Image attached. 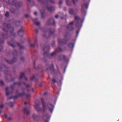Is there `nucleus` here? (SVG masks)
Returning a JSON list of instances; mask_svg holds the SVG:
<instances>
[{
	"mask_svg": "<svg viewBox=\"0 0 122 122\" xmlns=\"http://www.w3.org/2000/svg\"><path fill=\"white\" fill-rule=\"evenodd\" d=\"M52 81L54 83H55L56 82V81L54 79H52Z\"/></svg>",
	"mask_w": 122,
	"mask_h": 122,
	"instance_id": "nucleus-44",
	"label": "nucleus"
},
{
	"mask_svg": "<svg viewBox=\"0 0 122 122\" xmlns=\"http://www.w3.org/2000/svg\"><path fill=\"white\" fill-rule=\"evenodd\" d=\"M47 71H55V69L53 66V64H51L50 66L49 67L47 68Z\"/></svg>",
	"mask_w": 122,
	"mask_h": 122,
	"instance_id": "nucleus-16",
	"label": "nucleus"
},
{
	"mask_svg": "<svg viewBox=\"0 0 122 122\" xmlns=\"http://www.w3.org/2000/svg\"><path fill=\"white\" fill-rule=\"evenodd\" d=\"M25 77L24 73L23 72H22L20 73V78H22L23 77Z\"/></svg>",
	"mask_w": 122,
	"mask_h": 122,
	"instance_id": "nucleus-33",
	"label": "nucleus"
},
{
	"mask_svg": "<svg viewBox=\"0 0 122 122\" xmlns=\"http://www.w3.org/2000/svg\"><path fill=\"white\" fill-rule=\"evenodd\" d=\"M15 82H14L13 84L11 86V88L12 90L15 88Z\"/></svg>",
	"mask_w": 122,
	"mask_h": 122,
	"instance_id": "nucleus-32",
	"label": "nucleus"
},
{
	"mask_svg": "<svg viewBox=\"0 0 122 122\" xmlns=\"http://www.w3.org/2000/svg\"><path fill=\"white\" fill-rule=\"evenodd\" d=\"M9 12H7L5 14V16L7 17H8L9 16Z\"/></svg>",
	"mask_w": 122,
	"mask_h": 122,
	"instance_id": "nucleus-43",
	"label": "nucleus"
},
{
	"mask_svg": "<svg viewBox=\"0 0 122 122\" xmlns=\"http://www.w3.org/2000/svg\"><path fill=\"white\" fill-rule=\"evenodd\" d=\"M8 104L10 107H12L14 106V104L13 102H9L8 103Z\"/></svg>",
	"mask_w": 122,
	"mask_h": 122,
	"instance_id": "nucleus-34",
	"label": "nucleus"
},
{
	"mask_svg": "<svg viewBox=\"0 0 122 122\" xmlns=\"http://www.w3.org/2000/svg\"><path fill=\"white\" fill-rule=\"evenodd\" d=\"M69 12L70 14L71 15H74V10L73 9H69Z\"/></svg>",
	"mask_w": 122,
	"mask_h": 122,
	"instance_id": "nucleus-27",
	"label": "nucleus"
},
{
	"mask_svg": "<svg viewBox=\"0 0 122 122\" xmlns=\"http://www.w3.org/2000/svg\"><path fill=\"white\" fill-rule=\"evenodd\" d=\"M74 4L75 5L76 3L78 1V0H72Z\"/></svg>",
	"mask_w": 122,
	"mask_h": 122,
	"instance_id": "nucleus-40",
	"label": "nucleus"
},
{
	"mask_svg": "<svg viewBox=\"0 0 122 122\" xmlns=\"http://www.w3.org/2000/svg\"><path fill=\"white\" fill-rule=\"evenodd\" d=\"M46 8L50 12L54 10V8L51 6H50L49 7H46Z\"/></svg>",
	"mask_w": 122,
	"mask_h": 122,
	"instance_id": "nucleus-23",
	"label": "nucleus"
},
{
	"mask_svg": "<svg viewBox=\"0 0 122 122\" xmlns=\"http://www.w3.org/2000/svg\"><path fill=\"white\" fill-rule=\"evenodd\" d=\"M55 18L56 19H57L59 17V15H56L55 16Z\"/></svg>",
	"mask_w": 122,
	"mask_h": 122,
	"instance_id": "nucleus-52",
	"label": "nucleus"
},
{
	"mask_svg": "<svg viewBox=\"0 0 122 122\" xmlns=\"http://www.w3.org/2000/svg\"><path fill=\"white\" fill-rule=\"evenodd\" d=\"M68 35V33H66V34L65 35H64V37L65 38H66L67 36Z\"/></svg>",
	"mask_w": 122,
	"mask_h": 122,
	"instance_id": "nucleus-48",
	"label": "nucleus"
},
{
	"mask_svg": "<svg viewBox=\"0 0 122 122\" xmlns=\"http://www.w3.org/2000/svg\"><path fill=\"white\" fill-rule=\"evenodd\" d=\"M0 83L1 86L3 85L4 84V82L2 81L1 80H0Z\"/></svg>",
	"mask_w": 122,
	"mask_h": 122,
	"instance_id": "nucleus-39",
	"label": "nucleus"
},
{
	"mask_svg": "<svg viewBox=\"0 0 122 122\" xmlns=\"http://www.w3.org/2000/svg\"><path fill=\"white\" fill-rule=\"evenodd\" d=\"M18 35L21 37L24 34V31L23 30V27L22 26L18 32Z\"/></svg>",
	"mask_w": 122,
	"mask_h": 122,
	"instance_id": "nucleus-8",
	"label": "nucleus"
},
{
	"mask_svg": "<svg viewBox=\"0 0 122 122\" xmlns=\"http://www.w3.org/2000/svg\"><path fill=\"white\" fill-rule=\"evenodd\" d=\"M88 4L87 3H85L81 5V11L85 13H86L85 9H87L88 8Z\"/></svg>",
	"mask_w": 122,
	"mask_h": 122,
	"instance_id": "nucleus-4",
	"label": "nucleus"
},
{
	"mask_svg": "<svg viewBox=\"0 0 122 122\" xmlns=\"http://www.w3.org/2000/svg\"><path fill=\"white\" fill-rule=\"evenodd\" d=\"M74 22L75 21H73L69 23L68 25L66 26V28L70 31L73 30L74 28L73 26V25Z\"/></svg>",
	"mask_w": 122,
	"mask_h": 122,
	"instance_id": "nucleus-3",
	"label": "nucleus"
},
{
	"mask_svg": "<svg viewBox=\"0 0 122 122\" xmlns=\"http://www.w3.org/2000/svg\"><path fill=\"white\" fill-rule=\"evenodd\" d=\"M49 33L50 35H52L55 32V30L54 29H49Z\"/></svg>",
	"mask_w": 122,
	"mask_h": 122,
	"instance_id": "nucleus-20",
	"label": "nucleus"
},
{
	"mask_svg": "<svg viewBox=\"0 0 122 122\" xmlns=\"http://www.w3.org/2000/svg\"><path fill=\"white\" fill-rule=\"evenodd\" d=\"M35 61H34V68H35V69H36V67H35Z\"/></svg>",
	"mask_w": 122,
	"mask_h": 122,
	"instance_id": "nucleus-55",
	"label": "nucleus"
},
{
	"mask_svg": "<svg viewBox=\"0 0 122 122\" xmlns=\"http://www.w3.org/2000/svg\"><path fill=\"white\" fill-rule=\"evenodd\" d=\"M58 45L59 46H61L63 45L66 44L67 40L65 39L61 40L60 39H58Z\"/></svg>",
	"mask_w": 122,
	"mask_h": 122,
	"instance_id": "nucleus-5",
	"label": "nucleus"
},
{
	"mask_svg": "<svg viewBox=\"0 0 122 122\" xmlns=\"http://www.w3.org/2000/svg\"><path fill=\"white\" fill-rule=\"evenodd\" d=\"M40 104H36L35 107L37 111L38 112H39L41 111V109L40 107Z\"/></svg>",
	"mask_w": 122,
	"mask_h": 122,
	"instance_id": "nucleus-18",
	"label": "nucleus"
},
{
	"mask_svg": "<svg viewBox=\"0 0 122 122\" xmlns=\"http://www.w3.org/2000/svg\"><path fill=\"white\" fill-rule=\"evenodd\" d=\"M47 92H45L44 93V95H46L47 94Z\"/></svg>",
	"mask_w": 122,
	"mask_h": 122,
	"instance_id": "nucleus-63",
	"label": "nucleus"
},
{
	"mask_svg": "<svg viewBox=\"0 0 122 122\" xmlns=\"http://www.w3.org/2000/svg\"><path fill=\"white\" fill-rule=\"evenodd\" d=\"M8 119L9 120H11L12 119V118L11 117H10L8 118Z\"/></svg>",
	"mask_w": 122,
	"mask_h": 122,
	"instance_id": "nucleus-61",
	"label": "nucleus"
},
{
	"mask_svg": "<svg viewBox=\"0 0 122 122\" xmlns=\"http://www.w3.org/2000/svg\"><path fill=\"white\" fill-rule=\"evenodd\" d=\"M30 87V85L29 84H27L26 86V87L27 88H28V87Z\"/></svg>",
	"mask_w": 122,
	"mask_h": 122,
	"instance_id": "nucleus-57",
	"label": "nucleus"
},
{
	"mask_svg": "<svg viewBox=\"0 0 122 122\" xmlns=\"http://www.w3.org/2000/svg\"><path fill=\"white\" fill-rule=\"evenodd\" d=\"M26 96V97L27 98H29L30 97V94H26L25 92L20 93H19L18 96L19 97H22L24 96Z\"/></svg>",
	"mask_w": 122,
	"mask_h": 122,
	"instance_id": "nucleus-10",
	"label": "nucleus"
},
{
	"mask_svg": "<svg viewBox=\"0 0 122 122\" xmlns=\"http://www.w3.org/2000/svg\"><path fill=\"white\" fill-rule=\"evenodd\" d=\"M63 51V50L60 46H59L56 49L55 51L51 54V56H53L55 55L56 52H59Z\"/></svg>",
	"mask_w": 122,
	"mask_h": 122,
	"instance_id": "nucleus-6",
	"label": "nucleus"
},
{
	"mask_svg": "<svg viewBox=\"0 0 122 122\" xmlns=\"http://www.w3.org/2000/svg\"><path fill=\"white\" fill-rule=\"evenodd\" d=\"M35 78V76H33L30 78V79L31 80H33Z\"/></svg>",
	"mask_w": 122,
	"mask_h": 122,
	"instance_id": "nucleus-46",
	"label": "nucleus"
},
{
	"mask_svg": "<svg viewBox=\"0 0 122 122\" xmlns=\"http://www.w3.org/2000/svg\"><path fill=\"white\" fill-rule=\"evenodd\" d=\"M41 100L43 108V115L42 116L43 118L46 119V120H45V122H48V120L50 118L49 115L48 114L46 113V115H44V113L46 109L47 108V107L51 113H52L54 107L53 105L50 103H48L47 106H46V102L44 101L43 98H41Z\"/></svg>",
	"mask_w": 122,
	"mask_h": 122,
	"instance_id": "nucleus-1",
	"label": "nucleus"
},
{
	"mask_svg": "<svg viewBox=\"0 0 122 122\" xmlns=\"http://www.w3.org/2000/svg\"><path fill=\"white\" fill-rule=\"evenodd\" d=\"M5 90L6 92V95L7 96H8L10 94V92H9L8 88V87L6 88Z\"/></svg>",
	"mask_w": 122,
	"mask_h": 122,
	"instance_id": "nucleus-28",
	"label": "nucleus"
},
{
	"mask_svg": "<svg viewBox=\"0 0 122 122\" xmlns=\"http://www.w3.org/2000/svg\"><path fill=\"white\" fill-rule=\"evenodd\" d=\"M2 36L4 39H7L8 37V36L7 34H3Z\"/></svg>",
	"mask_w": 122,
	"mask_h": 122,
	"instance_id": "nucleus-30",
	"label": "nucleus"
},
{
	"mask_svg": "<svg viewBox=\"0 0 122 122\" xmlns=\"http://www.w3.org/2000/svg\"><path fill=\"white\" fill-rule=\"evenodd\" d=\"M55 23V20L52 18H51L48 20L47 21L46 24L48 25H54Z\"/></svg>",
	"mask_w": 122,
	"mask_h": 122,
	"instance_id": "nucleus-7",
	"label": "nucleus"
},
{
	"mask_svg": "<svg viewBox=\"0 0 122 122\" xmlns=\"http://www.w3.org/2000/svg\"><path fill=\"white\" fill-rule=\"evenodd\" d=\"M7 3L10 5H15V0H9L7 2Z\"/></svg>",
	"mask_w": 122,
	"mask_h": 122,
	"instance_id": "nucleus-15",
	"label": "nucleus"
},
{
	"mask_svg": "<svg viewBox=\"0 0 122 122\" xmlns=\"http://www.w3.org/2000/svg\"><path fill=\"white\" fill-rule=\"evenodd\" d=\"M55 41H53L52 42V45L53 47H55Z\"/></svg>",
	"mask_w": 122,
	"mask_h": 122,
	"instance_id": "nucleus-36",
	"label": "nucleus"
},
{
	"mask_svg": "<svg viewBox=\"0 0 122 122\" xmlns=\"http://www.w3.org/2000/svg\"><path fill=\"white\" fill-rule=\"evenodd\" d=\"M22 4L21 2L16 1V9L21 7L22 5Z\"/></svg>",
	"mask_w": 122,
	"mask_h": 122,
	"instance_id": "nucleus-14",
	"label": "nucleus"
},
{
	"mask_svg": "<svg viewBox=\"0 0 122 122\" xmlns=\"http://www.w3.org/2000/svg\"><path fill=\"white\" fill-rule=\"evenodd\" d=\"M75 19L76 20V27H79V23L78 21L80 20L81 19L79 16H76L75 17Z\"/></svg>",
	"mask_w": 122,
	"mask_h": 122,
	"instance_id": "nucleus-9",
	"label": "nucleus"
},
{
	"mask_svg": "<svg viewBox=\"0 0 122 122\" xmlns=\"http://www.w3.org/2000/svg\"><path fill=\"white\" fill-rule=\"evenodd\" d=\"M8 44L13 48H14L15 46V41L14 39H12L10 42L8 41Z\"/></svg>",
	"mask_w": 122,
	"mask_h": 122,
	"instance_id": "nucleus-11",
	"label": "nucleus"
},
{
	"mask_svg": "<svg viewBox=\"0 0 122 122\" xmlns=\"http://www.w3.org/2000/svg\"><path fill=\"white\" fill-rule=\"evenodd\" d=\"M37 45V41L36 39H35V42L33 44H30V46L31 47H33Z\"/></svg>",
	"mask_w": 122,
	"mask_h": 122,
	"instance_id": "nucleus-25",
	"label": "nucleus"
},
{
	"mask_svg": "<svg viewBox=\"0 0 122 122\" xmlns=\"http://www.w3.org/2000/svg\"><path fill=\"white\" fill-rule=\"evenodd\" d=\"M15 61V58L14 57L13 59L10 61H9L8 60H5V61L8 63L11 64L13 63V62Z\"/></svg>",
	"mask_w": 122,
	"mask_h": 122,
	"instance_id": "nucleus-19",
	"label": "nucleus"
},
{
	"mask_svg": "<svg viewBox=\"0 0 122 122\" xmlns=\"http://www.w3.org/2000/svg\"><path fill=\"white\" fill-rule=\"evenodd\" d=\"M25 16L26 18H27L29 16V15L28 14H26L25 15Z\"/></svg>",
	"mask_w": 122,
	"mask_h": 122,
	"instance_id": "nucleus-50",
	"label": "nucleus"
},
{
	"mask_svg": "<svg viewBox=\"0 0 122 122\" xmlns=\"http://www.w3.org/2000/svg\"><path fill=\"white\" fill-rule=\"evenodd\" d=\"M36 33L37 34L38 32V29H36Z\"/></svg>",
	"mask_w": 122,
	"mask_h": 122,
	"instance_id": "nucleus-58",
	"label": "nucleus"
},
{
	"mask_svg": "<svg viewBox=\"0 0 122 122\" xmlns=\"http://www.w3.org/2000/svg\"><path fill=\"white\" fill-rule=\"evenodd\" d=\"M2 67L1 66H0V71H1L2 70Z\"/></svg>",
	"mask_w": 122,
	"mask_h": 122,
	"instance_id": "nucleus-64",
	"label": "nucleus"
},
{
	"mask_svg": "<svg viewBox=\"0 0 122 122\" xmlns=\"http://www.w3.org/2000/svg\"><path fill=\"white\" fill-rule=\"evenodd\" d=\"M50 2L52 3H54V1L53 0H49Z\"/></svg>",
	"mask_w": 122,
	"mask_h": 122,
	"instance_id": "nucleus-47",
	"label": "nucleus"
},
{
	"mask_svg": "<svg viewBox=\"0 0 122 122\" xmlns=\"http://www.w3.org/2000/svg\"><path fill=\"white\" fill-rule=\"evenodd\" d=\"M16 44L17 46L19 47V51H22V50L23 49L25 48V47L24 46H23L20 43H16ZM22 52H20V53H21Z\"/></svg>",
	"mask_w": 122,
	"mask_h": 122,
	"instance_id": "nucleus-12",
	"label": "nucleus"
},
{
	"mask_svg": "<svg viewBox=\"0 0 122 122\" xmlns=\"http://www.w3.org/2000/svg\"><path fill=\"white\" fill-rule=\"evenodd\" d=\"M38 1L40 2H42V1L41 0H38Z\"/></svg>",
	"mask_w": 122,
	"mask_h": 122,
	"instance_id": "nucleus-59",
	"label": "nucleus"
},
{
	"mask_svg": "<svg viewBox=\"0 0 122 122\" xmlns=\"http://www.w3.org/2000/svg\"><path fill=\"white\" fill-rule=\"evenodd\" d=\"M18 23H19L20 24L21 23V22L19 21H16V26H18V25H17Z\"/></svg>",
	"mask_w": 122,
	"mask_h": 122,
	"instance_id": "nucleus-38",
	"label": "nucleus"
},
{
	"mask_svg": "<svg viewBox=\"0 0 122 122\" xmlns=\"http://www.w3.org/2000/svg\"><path fill=\"white\" fill-rule=\"evenodd\" d=\"M22 83V82H16V83H15V84H16V85L17 84H18V85H20Z\"/></svg>",
	"mask_w": 122,
	"mask_h": 122,
	"instance_id": "nucleus-45",
	"label": "nucleus"
},
{
	"mask_svg": "<svg viewBox=\"0 0 122 122\" xmlns=\"http://www.w3.org/2000/svg\"><path fill=\"white\" fill-rule=\"evenodd\" d=\"M4 116L5 118H7L8 117L7 115L6 114H5Z\"/></svg>",
	"mask_w": 122,
	"mask_h": 122,
	"instance_id": "nucleus-53",
	"label": "nucleus"
},
{
	"mask_svg": "<svg viewBox=\"0 0 122 122\" xmlns=\"http://www.w3.org/2000/svg\"><path fill=\"white\" fill-rule=\"evenodd\" d=\"M34 15H36L37 14V12H35L34 13Z\"/></svg>",
	"mask_w": 122,
	"mask_h": 122,
	"instance_id": "nucleus-56",
	"label": "nucleus"
},
{
	"mask_svg": "<svg viewBox=\"0 0 122 122\" xmlns=\"http://www.w3.org/2000/svg\"><path fill=\"white\" fill-rule=\"evenodd\" d=\"M24 58L23 57H21L20 58V59L21 60L23 61L24 60Z\"/></svg>",
	"mask_w": 122,
	"mask_h": 122,
	"instance_id": "nucleus-49",
	"label": "nucleus"
},
{
	"mask_svg": "<svg viewBox=\"0 0 122 122\" xmlns=\"http://www.w3.org/2000/svg\"><path fill=\"white\" fill-rule=\"evenodd\" d=\"M37 19L36 18L32 19V20L34 23L37 26H39L40 23L39 22H37Z\"/></svg>",
	"mask_w": 122,
	"mask_h": 122,
	"instance_id": "nucleus-21",
	"label": "nucleus"
},
{
	"mask_svg": "<svg viewBox=\"0 0 122 122\" xmlns=\"http://www.w3.org/2000/svg\"><path fill=\"white\" fill-rule=\"evenodd\" d=\"M62 59L63 58V59L65 61L66 60V56L64 55H62Z\"/></svg>",
	"mask_w": 122,
	"mask_h": 122,
	"instance_id": "nucleus-42",
	"label": "nucleus"
},
{
	"mask_svg": "<svg viewBox=\"0 0 122 122\" xmlns=\"http://www.w3.org/2000/svg\"><path fill=\"white\" fill-rule=\"evenodd\" d=\"M25 80H26V81H27V77H25Z\"/></svg>",
	"mask_w": 122,
	"mask_h": 122,
	"instance_id": "nucleus-60",
	"label": "nucleus"
},
{
	"mask_svg": "<svg viewBox=\"0 0 122 122\" xmlns=\"http://www.w3.org/2000/svg\"><path fill=\"white\" fill-rule=\"evenodd\" d=\"M43 55L45 56H48V54L47 52H45V53L43 54Z\"/></svg>",
	"mask_w": 122,
	"mask_h": 122,
	"instance_id": "nucleus-41",
	"label": "nucleus"
},
{
	"mask_svg": "<svg viewBox=\"0 0 122 122\" xmlns=\"http://www.w3.org/2000/svg\"><path fill=\"white\" fill-rule=\"evenodd\" d=\"M4 105L3 104H2L1 105H0V108H3L4 107Z\"/></svg>",
	"mask_w": 122,
	"mask_h": 122,
	"instance_id": "nucleus-51",
	"label": "nucleus"
},
{
	"mask_svg": "<svg viewBox=\"0 0 122 122\" xmlns=\"http://www.w3.org/2000/svg\"><path fill=\"white\" fill-rule=\"evenodd\" d=\"M66 3L68 5L70 6L71 5V3L70 1H69L68 0H66Z\"/></svg>",
	"mask_w": 122,
	"mask_h": 122,
	"instance_id": "nucleus-31",
	"label": "nucleus"
},
{
	"mask_svg": "<svg viewBox=\"0 0 122 122\" xmlns=\"http://www.w3.org/2000/svg\"><path fill=\"white\" fill-rule=\"evenodd\" d=\"M27 103L26 102H24V104L25 105H26Z\"/></svg>",
	"mask_w": 122,
	"mask_h": 122,
	"instance_id": "nucleus-62",
	"label": "nucleus"
},
{
	"mask_svg": "<svg viewBox=\"0 0 122 122\" xmlns=\"http://www.w3.org/2000/svg\"><path fill=\"white\" fill-rule=\"evenodd\" d=\"M3 25L4 27L3 28V30L5 32H7L9 30L10 31L11 36H12L14 37H15V34L13 33L14 31V28L13 26H11V25L10 24H7L4 22Z\"/></svg>",
	"mask_w": 122,
	"mask_h": 122,
	"instance_id": "nucleus-2",
	"label": "nucleus"
},
{
	"mask_svg": "<svg viewBox=\"0 0 122 122\" xmlns=\"http://www.w3.org/2000/svg\"><path fill=\"white\" fill-rule=\"evenodd\" d=\"M62 1L61 0H60L59 2V4L60 5L62 3Z\"/></svg>",
	"mask_w": 122,
	"mask_h": 122,
	"instance_id": "nucleus-54",
	"label": "nucleus"
},
{
	"mask_svg": "<svg viewBox=\"0 0 122 122\" xmlns=\"http://www.w3.org/2000/svg\"><path fill=\"white\" fill-rule=\"evenodd\" d=\"M4 43V41L3 38L0 39V51H2L3 50V48L2 45Z\"/></svg>",
	"mask_w": 122,
	"mask_h": 122,
	"instance_id": "nucleus-13",
	"label": "nucleus"
},
{
	"mask_svg": "<svg viewBox=\"0 0 122 122\" xmlns=\"http://www.w3.org/2000/svg\"><path fill=\"white\" fill-rule=\"evenodd\" d=\"M58 59L59 61H60L62 59V55L59 56L58 58Z\"/></svg>",
	"mask_w": 122,
	"mask_h": 122,
	"instance_id": "nucleus-35",
	"label": "nucleus"
},
{
	"mask_svg": "<svg viewBox=\"0 0 122 122\" xmlns=\"http://www.w3.org/2000/svg\"><path fill=\"white\" fill-rule=\"evenodd\" d=\"M10 11L12 13H15V9L13 8H11L10 9Z\"/></svg>",
	"mask_w": 122,
	"mask_h": 122,
	"instance_id": "nucleus-29",
	"label": "nucleus"
},
{
	"mask_svg": "<svg viewBox=\"0 0 122 122\" xmlns=\"http://www.w3.org/2000/svg\"><path fill=\"white\" fill-rule=\"evenodd\" d=\"M24 112L26 113L27 116L30 113V109L27 107L24 108L23 109Z\"/></svg>",
	"mask_w": 122,
	"mask_h": 122,
	"instance_id": "nucleus-17",
	"label": "nucleus"
},
{
	"mask_svg": "<svg viewBox=\"0 0 122 122\" xmlns=\"http://www.w3.org/2000/svg\"><path fill=\"white\" fill-rule=\"evenodd\" d=\"M74 44L73 43H69L68 45V46L69 47L71 48H73L74 46Z\"/></svg>",
	"mask_w": 122,
	"mask_h": 122,
	"instance_id": "nucleus-26",
	"label": "nucleus"
},
{
	"mask_svg": "<svg viewBox=\"0 0 122 122\" xmlns=\"http://www.w3.org/2000/svg\"><path fill=\"white\" fill-rule=\"evenodd\" d=\"M80 29H79L78 30H77L76 31V36H78L79 33V31H80Z\"/></svg>",
	"mask_w": 122,
	"mask_h": 122,
	"instance_id": "nucleus-37",
	"label": "nucleus"
},
{
	"mask_svg": "<svg viewBox=\"0 0 122 122\" xmlns=\"http://www.w3.org/2000/svg\"><path fill=\"white\" fill-rule=\"evenodd\" d=\"M40 11L41 14V18L43 19L44 18V14L45 13V11L43 10H40Z\"/></svg>",
	"mask_w": 122,
	"mask_h": 122,
	"instance_id": "nucleus-24",
	"label": "nucleus"
},
{
	"mask_svg": "<svg viewBox=\"0 0 122 122\" xmlns=\"http://www.w3.org/2000/svg\"><path fill=\"white\" fill-rule=\"evenodd\" d=\"M32 117L34 120H38V117L37 115L34 114L32 115Z\"/></svg>",
	"mask_w": 122,
	"mask_h": 122,
	"instance_id": "nucleus-22",
	"label": "nucleus"
}]
</instances>
